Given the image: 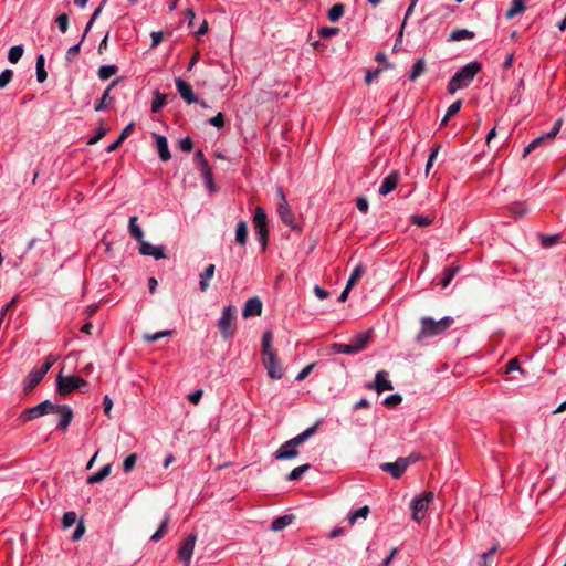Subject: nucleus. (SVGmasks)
Returning a JSON list of instances; mask_svg holds the SVG:
<instances>
[{"instance_id": "f257e3e1", "label": "nucleus", "mask_w": 566, "mask_h": 566, "mask_svg": "<svg viewBox=\"0 0 566 566\" xmlns=\"http://www.w3.org/2000/svg\"><path fill=\"white\" fill-rule=\"evenodd\" d=\"M481 64L479 62H470L457 71L448 83V93L454 94L459 90L468 87L475 75L480 72Z\"/></svg>"}, {"instance_id": "f03ea898", "label": "nucleus", "mask_w": 566, "mask_h": 566, "mask_svg": "<svg viewBox=\"0 0 566 566\" xmlns=\"http://www.w3.org/2000/svg\"><path fill=\"white\" fill-rule=\"evenodd\" d=\"M453 323V318L450 316H444L439 321H434L431 317H422L421 318V328L417 334L416 339L420 342L423 338L434 337L437 335L442 334L447 331L451 324Z\"/></svg>"}, {"instance_id": "7ed1b4c3", "label": "nucleus", "mask_w": 566, "mask_h": 566, "mask_svg": "<svg viewBox=\"0 0 566 566\" xmlns=\"http://www.w3.org/2000/svg\"><path fill=\"white\" fill-rule=\"evenodd\" d=\"M238 310L234 305L224 306L217 322L218 329L223 339H231L237 329Z\"/></svg>"}, {"instance_id": "20e7f679", "label": "nucleus", "mask_w": 566, "mask_h": 566, "mask_svg": "<svg viewBox=\"0 0 566 566\" xmlns=\"http://www.w3.org/2000/svg\"><path fill=\"white\" fill-rule=\"evenodd\" d=\"M87 381L78 376H63L62 374H59L56 377V390L61 396H66L75 390L84 392L87 391Z\"/></svg>"}, {"instance_id": "39448f33", "label": "nucleus", "mask_w": 566, "mask_h": 566, "mask_svg": "<svg viewBox=\"0 0 566 566\" xmlns=\"http://www.w3.org/2000/svg\"><path fill=\"white\" fill-rule=\"evenodd\" d=\"M253 228L256 239L264 251L269 241V222L266 212L262 207H256L253 214Z\"/></svg>"}, {"instance_id": "423d86ee", "label": "nucleus", "mask_w": 566, "mask_h": 566, "mask_svg": "<svg viewBox=\"0 0 566 566\" xmlns=\"http://www.w3.org/2000/svg\"><path fill=\"white\" fill-rule=\"evenodd\" d=\"M432 500L433 493L430 491L412 499L410 509L412 511V518L416 522L419 523L424 518L426 512L428 511L429 504Z\"/></svg>"}, {"instance_id": "0eeeda50", "label": "nucleus", "mask_w": 566, "mask_h": 566, "mask_svg": "<svg viewBox=\"0 0 566 566\" xmlns=\"http://www.w3.org/2000/svg\"><path fill=\"white\" fill-rule=\"evenodd\" d=\"M57 403H53L50 400H44L39 405L24 410L21 417L24 421H31L44 415L53 413L57 409Z\"/></svg>"}, {"instance_id": "6e6552de", "label": "nucleus", "mask_w": 566, "mask_h": 566, "mask_svg": "<svg viewBox=\"0 0 566 566\" xmlns=\"http://www.w3.org/2000/svg\"><path fill=\"white\" fill-rule=\"evenodd\" d=\"M411 464L410 458H398L395 462H384L379 464V469L388 472L394 479H399Z\"/></svg>"}, {"instance_id": "1a4fd4ad", "label": "nucleus", "mask_w": 566, "mask_h": 566, "mask_svg": "<svg viewBox=\"0 0 566 566\" xmlns=\"http://www.w3.org/2000/svg\"><path fill=\"white\" fill-rule=\"evenodd\" d=\"M196 542L197 534L190 533L180 544L178 548V558L182 563V566H190Z\"/></svg>"}, {"instance_id": "9d476101", "label": "nucleus", "mask_w": 566, "mask_h": 566, "mask_svg": "<svg viewBox=\"0 0 566 566\" xmlns=\"http://www.w3.org/2000/svg\"><path fill=\"white\" fill-rule=\"evenodd\" d=\"M263 365L272 379H281L284 375L281 363L276 359L275 353L262 356Z\"/></svg>"}, {"instance_id": "9b49d317", "label": "nucleus", "mask_w": 566, "mask_h": 566, "mask_svg": "<svg viewBox=\"0 0 566 566\" xmlns=\"http://www.w3.org/2000/svg\"><path fill=\"white\" fill-rule=\"evenodd\" d=\"M389 374L386 370H379L376 373L374 384H368L366 387L368 389H374L378 394H381L386 390H392L394 386L391 381L388 379Z\"/></svg>"}, {"instance_id": "f8f14e48", "label": "nucleus", "mask_w": 566, "mask_h": 566, "mask_svg": "<svg viewBox=\"0 0 566 566\" xmlns=\"http://www.w3.org/2000/svg\"><path fill=\"white\" fill-rule=\"evenodd\" d=\"M277 195L280 198L277 213L284 223L291 224L293 222L294 216H293L291 208L286 201L285 193H284V190L282 187H277Z\"/></svg>"}, {"instance_id": "ddd939ff", "label": "nucleus", "mask_w": 566, "mask_h": 566, "mask_svg": "<svg viewBox=\"0 0 566 566\" xmlns=\"http://www.w3.org/2000/svg\"><path fill=\"white\" fill-rule=\"evenodd\" d=\"M175 84L180 97L187 104H193L195 102H199V98L195 95L192 87L186 81L178 77L175 80Z\"/></svg>"}, {"instance_id": "4468645a", "label": "nucleus", "mask_w": 566, "mask_h": 566, "mask_svg": "<svg viewBox=\"0 0 566 566\" xmlns=\"http://www.w3.org/2000/svg\"><path fill=\"white\" fill-rule=\"evenodd\" d=\"M46 373L41 367L32 369L23 380L24 391H32L42 381Z\"/></svg>"}, {"instance_id": "2eb2a0df", "label": "nucleus", "mask_w": 566, "mask_h": 566, "mask_svg": "<svg viewBox=\"0 0 566 566\" xmlns=\"http://www.w3.org/2000/svg\"><path fill=\"white\" fill-rule=\"evenodd\" d=\"M139 253L145 256H153L155 260L167 258L164 245H154L147 241L140 243Z\"/></svg>"}, {"instance_id": "dca6fc26", "label": "nucleus", "mask_w": 566, "mask_h": 566, "mask_svg": "<svg viewBox=\"0 0 566 566\" xmlns=\"http://www.w3.org/2000/svg\"><path fill=\"white\" fill-rule=\"evenodd\" d=\"M53 413H59V423L56 429L61 431H66L67 427L72 422L73 411L67 405H59L57 409Z\"/></svg>"}, {"instance_id": "f3484780", "label": "nucleus", "mask_w": 566, "mask_h": 566, "mask_svg": "<svg viewBox=\"0 0 566 566\" xmlns=\"http://www.w3.org/2000/svg\"><path fill=\"white\" fill-rule=\"evenodd\" d=\"M262 302L259 297L254 296L249 298L245 302V305L242 311V316L244 318L251 317V316H259L262 313Z\"/></svg>"}, {"instance_id": "a211bd4d", "label": "nucleus", "mask_w": 566, "mask_h": 566, "mask_svg": "<svg viewBox=\"0 0 566 566\" xmlns=\"http://www.w3.org/2000/svg\"><path fill=\"white\" fill-rule=\"evenodd\" d=\"M400 175L397 170L391 171L381 182L378 192L381 196H386L392 190L396 189L398 181H399Z\"/></svg>"}, {"instance_id": "6ab92c4d", "label": "nucleus", "mask_w": 566, "mask_h": 566, "mask_svg": "<svg viewBox=\"0 0 566 566\" xmlns=\"http://www.w3.org/2000/svg\"><path fill=\"white\" fill-rule=\"evenodd\" d=\"M292 439L284 442L275 453V459L277 460H289L296 458L298 455V450L296 446L292 447Z\"/></svg>"}, {"instance_id": "aec40b11", "label": "nucleus", "mask_w": 566, "mask_h": 566, "mask_svg": "<svg viewBox=\"0 0 566 566\" xmlns=\"http://www.w3.org/2000/svg\"><path fill=\"white\" fill-rule=\"evenodd\" d=\"M371 336L373 329L369 328L365 332L358 333L355 336H353L350 338V343L353 344V346H355V348H357V352L360 353L366 348V346L371 339Z\"/></svg>"}, {"instance_id": "412c9836", "label": "nucleus", "mask_w": 566, "mask_h": 566, "mask_svg": "<svg viewBox=\"0 0 566 566\" xmlns=\"http://www.w3.org/2000/svg\"><path fill=\"white\" fill-rule=\"evenodd\" d=\"M154 138L156 142V147L158 150L159 158L163 161H168L171 158V154L169 151L167 138L163 135L154 134Z\"/></svg>"}, {"instance_id": "4be33fe9", "label": "nucleus", "mask_w": 566, "mask_h": 566, "mask_svg": "<svg viewBox=\"0 0 566 566\" xmlns=\"http://www.w3.org/2000/svg\"><path fill=\"white\" fill-rule=\"evenodd\" d=\"M321 424H322V420H317L313 426L308 427L306 430H304L296 437L292 438V442H293L292 447L293 446L298 447L300 444L307 441L312 436L315 434V432L317 431V429L319 428Z\"/></svg>"}, {"instance_id": "5701e85b", "label": "nucleus", "mask_w": 566, "mask_h": 566, "mask_svg": "<svg viewBox=\"0 0 566 566\" xmlns=\"http://www.w3.org/2000/svg\"><path fill=\"white\" fill-rule=\"evenodd\" d=\"M118 84V80H114L104 91L103 95L98 101H96L94 105L95 112H104L107 108L106 102H113V97H111V91Z\"/></svg>"}, {"instance_id": "b1692460", "label": "nucleus", "mask_w": 566, "mask_h": 566, "mask_svg": "<svg viewBox=\"0 0 566 566\" xmlns=\"http://www.w3.org/2000/svg\"><path fill=\"white\" fill-rule=\"evenodd\" d=\"M134 129V123H130L128 124L119 134V136L117 137V139L109 144L106 148V151L107 153H113L123 143L124 140L132 134Z\"/></svg>"}, {"instance_id": "393cba45", "label": "nucleus", "mask_w": 566, "mask_h": 566, "mask_svg": "<svg viewBox=\"0 0 566 566\" xmlns=\"http://www.w3.org/2000/svg\"><path fill=\"white\" fill-rule=\"evenodd\" d=\"M248 241V223L244 220H240L235 228V242L239 245L244 247Z\"/></svg>"}, {"instance_id": "a878e982", "label": "nucleus", "mask_w": 566, "mask_h": 566, "mask_svg": "<svg viewBox=\"0 0 566 566\" xmlns=\"http://www.w3.org/2000/svg\"><path fill=\"white\" fill-rule=\"evenodd\" d=\"M111 471H112L111 463L103 465L96 473H94L87 478V483L95 484V483L102 482L104 479H106L111 474Z\"/></svg>"}, {"instance_id": "bb28decb", "label": "nucleus", "mask_w": 566, "mask_h": 566, "mask_svg": "<svg viewBox=\"0 0 566 566\" xmlns=\"http://www.w3.org/2000/svg\"><path fill=\"white\" fill-rule=\"evenodd\" d=\"M216 266L209 264L203 272L200 273L199 289L201 292H206L209 287V281L214 274Z\"/></svg>"}, {"instance_id": "cd10ccee", "label": "nucleus", "mask_w": 566, "mask_h": 566, "mask_svg": "<svg viewBox=\"0 0 566 566\" xmlns=\"http://www.w3.org/2000/svg\"><path fill=\"white\" fill-rule=\"evenodd\" d=\"M128 230H129L130 235L135 240H137L139 242V244L145 241L144 240V232H143L142 228L137 224V217L136 216H133V217L129 218Z\"/></svg>"}, {"instance_id": "c85d7f7f", "label": "nucleus", "mask_w": 566, "mask_h": 566, "mask_svg": "<svg viewBox=\"0 0 566 566\" xmlns=\"http://www.w3.org/2000/svg\"><path fill=\"white\" fill-rule=\"evenodd\" d=\"M474 36V32L468 29H455L450 33L449 41L459 42L462 40H472Z\"/></svg>"}, {"instance_id": "c756f323", "label": "nucleus", "mask_w": 566, "mask_h": 566, "mask_svg": "<svg viewBox=\"0 0 566 566\" xmlns=\"http://www.w3.org/2000/svg\"><path fill=\"white\" fill-rule=\"evenodd\" d=\"M329 349L335 354H348V355L358 354L357 348H355V346H353L352 343H349V344L333 343L329 346Z\"/></svg>"}, {"instance_id": "7c9ffc66", "label": "nucleus", "mask_w": 566, "mask_h": 566, "mask_svg": "<svg viewBox=\"0 0 566 566\" xmlns=\"http://www.w3.org/2000/svg\"><path fill=\"white\" fill-rule=\"evenodd\" d=\"M292 515H282L272 521L270 528L273 532H280L289 526L292 523Z\"/></svg>"}, {"instance_id": "2f4dec72", "label": "nucleus", "mask_w": 566, "mask_h": 566, "mask_svg": "<svg viewBox=\"0 0 566 566\" xmlns=\"http://www.w3.org/2000/svg\"><path fill=\"white\" fill-rule=\"evenodd\" d=\"M526 9L524 0H512L510 9L506 11L505 17L512 19L515 15L523 13Z\"/></svg>"}, {"instance_id": "473e14b6", "label": "nucleus", "mask_w": 566, "mask_h": 566, "mask_svg": "<svg viewBox=\"0 0 566 566\" xmlns=\"http://www.w3.org/2000/svg\"><path fill=\"white\" fill-rule=\"evenodd\" d=\"M497 551V546H492L489 551L483 553L478 560L479 566H492L494 563V555Z\"/></svg>"}, {"instance_id": "72a5a7b5", "label": "nucleus", "mask_w": 566, "mask_h": 566, "mask_svg": "<svg viewBox=\"0 0 566 566\" xmlns=\"http://www.w3.org/2000/svg\"><path fill=\"white\" fill-rule=\"evenodd\" d=\"M369 514V507L367 505H364L355 511L349 512L348 514V522L350 525H354L358 518H367Z\"/></svg>"}, {"instance_id": "f704fd0d", "label": "nucleus", "mask_w": 566, "mask_h": 566, "mask_svg": "<svg viewBox=\"0 0 566 566\" xmlns=\"http://www.w3.org/2000/svg\"><path fill=\"white\" fill-rule=\"evenodd\" d=\"M45 59L42 54L38 55L35 62L36 80L39 83H43L48 78V73L44 67Z\"/></svg>"}, {"instance_id": "c9c22d12", "label": "nucleus", "mask_w": 566, "mask_h": 566, "mask_svg": "<svg viewBox=\"0 0 566 566\" xmlns=\"http://www.w3.org/2000/svg\"><path fill=\"white\" fill-rule=\"evenodd\" d=\"M118 72V67L115 64L102 65L98 69V77L102 81H106Z\"/></svg>"}, {"instance_id": "e433bc0d", "label": "nucleus", "mask_w": 566, "mask_h": 566, "mask_svg": "<svg viewBox=\"0 0 566 566\" xmlns=\"http://www.w3.org/2000/svg\"><path fill=\"white\" fill-rule=\"evenodd\" d=\"M426 70V62L423 59H418L411 70H410V73H409V78L410 81H416Z\"/></svg>"}, {"instance_id": "4c0bfd02", "label": "nucleus", "mask_w": 566, "mask_h": 566, "mask_svg": "<svg viewBox=\"0 0 566 566\" xmlns=\"http://www.w3.org/2000/svg\"><path fill=\"white\" fill-rule=\"evenodd\" d=\"M345 12V6L343 3H336L328 10V19L331 22L338 21Z\"/></svg>"}, {"instance_id": "58836bf2", "label": "nucleus", "mask_w": 566, "mask_h": 566, "mask_svg": "<svg viewBox=\"0 0 566 566\" xmlns=\"http://www.w3.org/2000/svg\"><path fill=\"white\" fill-rule=\"evenodd\" d=\"M273 335L270 331L265 332L262 336V356L275 353L272 347Z\"/></svg>"}, {"instance_id": "ea45409f", "label": "nucleus", "mask_w": 566, "mask_h": 566, "mask_svg": "<svg viewBox=\"0 0 566 566\" xmlns=\"http://www.w3.org/2000/svg\"><path fill=\"white\" fill-rule=\"evenodd\" d=\"M364 266L361 264H357L355 266V269L353 270L346 285H347V290H352L353 286L356 284V282L361 277V275L364 274Z\"/></svg>"}, {"instance_id": "a19ab883", "label": "nucleus", "mask_w": 566, "mask_h": 566, "mask_svg": "<svg viewBox=\"0 0 566 566\" xmlns=\"http://www.w3.org/2000/svg\"><path fill=\"white\" fill-rule=\"evenodd\" d=\"M311 469V464H303L294 468L286 476L289 481H296L302 478V475Z\"/></svg>"}, {"instance_id": "79ce46f5", "label": "nucleus", "mask_w": 566, "mask_h": 566, "mask_svg": "<svg viewBox=\"0 0 566 566\" xmlns=\"http://www.w3.org/2000/svg\"><path fill=\"white\" fill-rule=\"evenodd\" d=\"M166 104V95L159 92L154 93V99L151 102V112L158 113Z\"/></svg>"}, {"instance_id": "37998d69", "label": "nucleus", "mask_w": 566, "mask_h": 566, "mask_svg": "<svg viewBox=\"0 0 566 566\" xmlns=\"http://www.w3.org/2000/svg\"><path fill=\"white\" fill-rule=\"evenodd\" d=\"M23 52H24V49L22 45H13L10 48V50L8 52V60L11 63H18L19 60L22 57Z\"/></svg>"}, {"instance_id": "c03bdc74", "label": "nucleus", "mask_w": 566, "mask_h": 566, "mask_svg": "<svg viewBox=\"0 0 566 566\" xmlns=\"http://www.w3.org/2000/svg\"><path fill=\"white\" fill-rule=\"evenodd\" d=\"M202 178L205 180V185L210 193H213L216 191L213 177H212V170L211 168H207L206 170L201 171Z\"/></svg>"}, {"instance_id": "a18cd8bd", "label": "nucleus", "mask_w": 566, "mask_h": 566, "mask_svg": "<svg viewBox=\"0 0 566 566\" xmlns=\"http://www.w3.org/2000/svg\"><path fill=\"white\" fill-rule=\"evenodd\" d=\"M168 522H169V515H166L164 517V520L161 521L158 530L151 535L150 539L153 542H158V541H160L163 538V536H164V534L166 532Z\"/></svg>"}, {"instance_id": "49530a36", "label": "nucleus", "mask_w": 566, "mask_h": 566, "mask_svg": "<svg viewBox=\"0 0 566 566\" xmlns=\"http://www.w3.org/2000/svg\"><path fill=\"white\" fill-rule=\"evenodd\" d=\"M410 222L417 227H427L431 224L432 220L424 214H412L410 217Z\"/></svg>"}, {"instance_id": "de8ad7c7", "label": "nucleus", "mask_w": 566, "mask_h": 566, "mask_svg": "<svg viewBox=\"0 0 566 566\" xmlns=\"http://www.w3.org/2000/svg\"><path fill=\"white\" fill-rule=\"evenodd\" d=\"M544 140H548L546 135H541L532 140L525 148L523 153V157H526L531 151L536 149Z\"/></svg>"}, {"instance_id": "09e8293b", "label": "nucleus", "mask_w": 566, "mask_h": 566, "mask_svg": "<svg viewBox=\"0 0 566 566\" xmlns=\"http://www.w3.org/2000/svg\"><path fill=\"white\" fill-rule=\"evenodd\" d=\"M107 132H108L107 128L104 126L103 122L101 120L96 134L88 139L87 144L94 145V144L98 143L107 134Z\"/></svg>"}, {"instance_id": "8fccbe9b", "label": "nucleus", "mask_w": 566, "mask_h": 566, "mask_svg": "<svg viewBox=\"0 0 566 566\" xmlns=\"http://www.w3.org/2000/svg\"><path fill=\"white\" fill-rule=\"evenodd\" d=\"M136 461H137V454L136 453L128 454L124 459V462H123V470H124V472L125 473L130 472L135 468Z\"/></svg>"}, {"instance_id": "3c124183", "label": "nucleus", "mask_w": 566, "mask_h": 566, "mask_svg": "<svg viewBox=\"0 0 566 566\" xmlns=\"http://www.w3.org/2000/svg\"><path fill=\"white\" fill-rule=\"evenodd\" d=\"M82 42L83 41L81 40L78 43H76V44L72 45L71 48H69V50L66 51V54H65V60L66 61L72 62V61H74L77 57V55L80 54Z\"/></svg>"}, {"instance_id": "603ef678", "label": "nucleus", "mask_w": 566, "mask_h": 566, "mask_svg": "<svg viewBox=\"0 0 566 566\" xmlns=\"http://www.w3.org/2000/svg\"><path fill=\"white\" fill-rule=\"evenodd\" d=\"M55 22L57 23L61 33H66L69 29V15L66 13H62L56 17Z\"/></svg>"}, {"instance_id": "864d4df0", "label": "nucleus", "mask_w": 566, "mask_h": 566, "mask_svg": "<svg viewBox=\"0 0 566 566\" xmlns=\"http://www.w3.org/2000/svg\"><path fill=\"white\" fill-rule=\"evenodd\" d=\"M13 71L6 69L0 73V90L4 88L12 80Z\"/></svg>"}, {"instance_id": "5fc2aeb1", "label": "nucleus", "mask_w": 566, "mask_h": 566, "mask_svg": "<svg viewBox=\"0 0 566 566\" xmlns=\"http://www.w3.org/2000/svg\"><path fill=\"white\" fill-rule=\"evenodd\" d=\"M402 401V397L401 395L399 394H392L388 397H386L382 401V403L386 406V407H396L397 405H399L400 402Z\"/></svg>"}, {"instance_id": "6e6d98bb", "label": "nucleus", "mask_w": 566, "mask_h": 566, "mask_svg": "<svg viewBox=\"0 0 566 566\" xmlns=\"http://www.w3.org/2000/svg\"><path fill=\"white\" fill-rule=\"evenodd\" d=\"M195 161L199 165L200 171L206 170L207 168H210L207 159L205 158L202 150H198L195 154Z\"/></svg>"}, {"instance_id": "4d7b16f0", "label": "nucleus", "mask_w": 566, "mask_h": 566, "mask_svg": "<svg viewBox=\"0 0 566 566\" xmlns=\"http://www.w3.org/2000/svg\"><path fill=\"white\" fill-rule=\"evenodd\" d=\"M76 521V514L74 512H65L62 518V524L65 528L73 526Z\"/></svg>"}, {"instance_id": "13d9d810", "label": "nucleus", "mask_w": 566, "mask_h": 566, "mask_svg": "<svg viewBox=\"0 0 566 566\" xmlns=\"http://www.w3.org/2000/svg\"><path fill=\"white\" fill-rule=\"evenodd\" d=\"M439 149H440V146H439V145H438V146H436V147L431 150V153H430V155H429V157H428L427 165H426V174H427V175L429 174V171H430L431 167L433 166V163H434V160H436V158H437V156H438Z\"/></svg>"}, {"instance_id": "bf43d9fd", "label": "nucleus", "mask_w": 566, "mask_h": 566, "mask_svg": "<svg viewBox=\"0 0 566 566\" xmlns=\"http://www.w3.org/2000/svg\"><path fill=\"white\" fill-rule=\"evenodd\" d=\"M208 123L217 128H222L224 125V117L222 113H218L216 116L210 117Z\"/></svg>"}, {"instance_id": "052dcab7", "label": "nucleus", "mask_w": 566, "mask_h": 566, "mask_svg": "<svg viewBox=\"0 0 566 566\" xmlns=\"http://www.w3.org/2000/svg\"><path fill=\"white\" fill-rule=\"evenodd\" d=\"M461 106H462L461 99L453 102L447 109L446 117H451V116H454L455 114H458L459 111L461 109Z\"/></svg>"}, {"instance_id": "680f3d73", "label": "nucleus", "mask_w": 566, "mask_h": 566, "mask_svg": "<svg viewBox=\"0 0 566 566\" xmlns=\"http://www.w3.org/2000/svg\"><path fill=\"white\" fill-rule=\"evenodd\" d=\"M339 32L338 28H329V27H323L318 30V34L322 38H331L333 35H336Z\"/></svg>"}, {"instance_id": "e2e57ef3", "label": "nucleus", "mask_w": 566, "mask_h": 566, "mask_svg": "<svg viewBox=\"0 0 566 566\" xmlns=\"http://www.w3.org/2000/svg\"><path fill=\"white\" fill-rule=\"evenodd\" d=\"M562 125H563L562 119H557V120L554 123V125H553L552 129H551L548 133H546V134H545L548 140H552V139H554V138H555V136H556V135L558 134V132L560 130Z\"/></svg>"}, {"instance_id": "0e129e2a", "label": "nucleus", "mask_w": 566, "mask_h": 566, "mask_svg": "<svg viewBox=\"0 0 566 566\" xmlns=\"http://www.w3.org/2000/svg\"><path fill=\"white\" fill-rule=\"evenodd\" d=\"M558 240L557 235H541V243L544 248L553 247Z\"/></svg>"}, {"instance_id": "69168bd1", "label": "nucleus", "mask_w": 566, "mask_h": 566, "mask_svg": "<svg viewBox=\"0 0 566 566\" xmlns=\"http://www.w3.org/2000/svg\"><path fill=\"white\" fill-rule=\"evenodd\" d=\"M315 367V363H312V364H308L307 366H305L297 375H296V380L297 381H302L304 380L310 374L311 371L313 370V368Z\"/></svg>"}, {"instance_id": "338daca9", "label": "nucleus", "mask_w": 566, "mask_h": 566, "mask_svg": "<svg viewBox=\"0 0 566 566\" xmlns=\"http://www.w3.org/2000/svg\"><path fill=\"white\" fill-rule=\"evenodd\" d=\"M515 370L523 373V369L520 366V360L516 357L510 359L509 363L506 364V373H512Z\"/></svg>"}, {"instance_id": "774afa93", "label": "nucleus", "mask_w": 566, "mask_h": 566, "mask_svg": "<svg viewBox=\"0 0 566 566\" xmlns=\"http://www.w3.org/2000/svg\"><path fill=\"white\" fill-rule=\"evenodd\" d=\"M179 147L182 151L190 153L192 150V140L190 137L181 138L179 142Z\"/></svg>"}]
</instances>
